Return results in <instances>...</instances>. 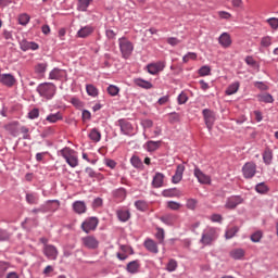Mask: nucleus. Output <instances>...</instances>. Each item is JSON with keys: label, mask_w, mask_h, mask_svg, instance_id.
Wrapping results in <instances>:
<instances>
[{"label": "nucleus", "mask_w": 278, "mask_h": 278, "mask_svg": "<svg viewBox=\"0 0 278 278\" xmlns=\"http://www.w3.org/2000/svg\"><path fill=\"white\" fill-rule=\"evenodd\" d=\"M36 92H38L41 99L51 101L55 97V92H58V87L53 83H41L37 86Z\"/></svg>", "instance_id": "1"}, {"label": "nucleus", "mask_w": 278, "mask_h": 278, "mask_svg": "<svg viewBox=\"0 0 278 278\" xmlns=\"http://www.w3.org/2000/svg\"><path fill=\"white\" fill-rule=\"evenodd\" d=\"M218 236L217 228L206 227L202 232L200 244H202V247H212V244L218 240Z\"/></svg>", "instance_id": "2"}, {"label": "nucleus", "mask_w": 278, "mask_h": 278, "mask_svg": "<svg viewBox=\"0 0 278 278\" xmlns=\"http://www.w3.org/2000/svg\"><path fill=\"white\" fill-rule=\"evenodd\" d=\"M60 210V200H48L37 208L31 210V214H47Z\"/></svg>", "instance_id": "3"}, {"label": "nucleus", "mask_w": 278, "mask_h": 278, "mask_svg": "<svg viewBox=\"0 0 278 278\" xmlns=\"http://www.w3.org/2000/svg\"><path fill=\"white\" fill-rule=\"evenodd\" d=\"M119 51L124 60H129L134 53V43L127 39V37H122L118 39Z\"/></svg>", "instance_id": "4"}, {"label": "nucleus", "mask_w": 278, "mask_h": 278, "mask_svg": "<svg viewBox=\"0 0 278 278\" xmlns=\"http://www.w3.org/2000/svg\"><path fill=\"white\" fill-rule=\"evenodd\" d=\"M115 125L119 127L121 134L123 136H136V134L134 132V125H131L129 121L121 118L115 123Z\"/></svg>", "instance_id": "5"}, {"label": "nucleus", "mask_w": 278, "mask_h": 278, "mask_svg": "<svg viewBox=\"0 0 278 278\" xmlns=\"http://www.w3.org/2000/svg\"><path fill=\"white\" fill-rule=\"evenodd\" d=\"M60 153L71 168H76V166L79 165V161L77 160V156L73 155V150L71 148H63Z\"/></svg>", "instance_id": "6"}, {"label": "nucleus", "mask_w": 278, "mask_h": 278, "mask_svg": "<svg viewBox=\"0 0 278 278\" xmlns=\"http://www.w3.org/2000/svg\"><path fill=\"white\" fill-rule=\"evenodd\" d=\"M97 227H99V218L88 217L81 223L80 229H83L85 233H90V231H96Z\"/></svg>", "instance_id": "7"}, {"label": "nucleus", "mask_w": 278, "mask_h": 278, "mask_svg": "<svg viewBox=\"0 0 278 278\" xmlns=\"http://www.w3.org/2000/svg\"><path fill=\"white\" fill-rule=\"evenodd\" d=\"M202 116L204 118L208 131H212V127H214V123H216V113H214V111L210 109H204L202 111Z\"/></svg>", "instance_id": "8"}, {"label": "nucleus", "mask_w": 278, "mask_h": 278, "mask_svg": "<svg viewBox=\"0 0 278 278\" xmlns=\"http://www.w3.org/2000/svg\"><path fill=\"white\" fill-rule=\"evenodd\" d=\"M255 173H257V165L255 162H248L242 167V174L244 179H253L255 177Z\"/></svg>", "instance_id": "9"}, {"label": "nucleus", "mask_w": 278, "mask_h": 278, "mask_svg": "<svg viewBox=\"0 0 278 278\" xmlns=\"http://www.w3.org/2000/svg\"><path fill=\"white\" fill-rule=\"evenodd\" d=\"M193 175L198 179L199 184H202L203 186H210L212 184V177L203 173L199 166L194 167Z\"/></svg>", "instance_id": "10"}, {"label": "nucleus", "mask_w": 278, "mask_h": 278, "mask_svg": "<svg viewBox=\"0 0 278 278\" xmlns=\"http://www.w3.org/2000/svg\"><path fill=\"white\" fill-rule=\"evenodd\" d=\"M81 242L86 249H89L90 251H94L99 249V239L94 236H87L81 238Z\"/></svg>", "instance_id": "11"}, {"label": "nucleus", "mask_w": 278, "mask_h": 278, "mask_svg": "<svg viewBox=\"0 0 278 278\" xmlns=\"http://www.w3.org/2000/svg\"><path fill=\"white\" fill-rule=\"evenodd\" d=\"M244 203V199L240 195H231L227 198L225 207L226 210H236L238 205H242Z\"/></svg>", "instance_id": "12"}, {"label": "nucleus", "mask_w": 278, "mask_h": 278, "mask_svg": "<svg viewBox=\"0 0 278 278\" xmlns=\"http://www.w3.org/2000/svg\"><path fill=\"white\" fill-rule=\"evenodd\" d=\"M147 68H148V73L150 75H157V73H162V71H164V68H166V63L164 61L150 63V64H148Z\"/></svg>", "instance_id": "13"}, {"label": "nucleus", "mask_w": 278, "mask_h": 278, "mask_svg": "<svg viewBox=\"0 0 278 278\" xmlns=\"http://www.w3.org/2000/svg\"><path fill=\"white\" fill-rule=\"evenodd\" d=\"M59 253L60 252H58V248H55V245L53 244L43 245V255H46L48 260H52V261L58 260Z\"/></svg>", "instance_id": "14"}, {"label": "nucleus", "mask_w": 278, "mask_h": 278, "mask_svg": "<svg viewBox=\"0 0 278 278\" xmlns=\"http://www.w3.org/2000/svg\"><path fill=\"white\" fill-rule=\"evenodd\" d=\"M20 49L23 51H38L40 46H38L35 41H28L27 39H23L20 41Z\"/></svg>", "instance_id": "15"}, {"label": "nucleus", "mask_w": 278, "mask_h": 278, "mask_svg": "<svg viewBox=\"0 0 278 278\" xmlns=\"http://www.w3.org/2000/svg\"><path fill=\"white\" fill-rule=\"evenodd\" d=\"M0 84L7 88H12L16 84V78L12 74H0Z\"/></svg>", "instance_id": "16"}, {"label": "nucleus", "mask_w": 278, "mask_h": 278, "mask_svg": "<svg viewBox=\"0 0 278 278\" xmlns=\"http://www.w3.org/2000/svg\"><path fill=\"white\" fill-rule=\"evenodd\" d=\"M184 170H186V166L177 165L176 172L172 177V184H179L184 179Z\"/></svg>", "instance_id": "17"}, {"label": "nucleus", "mask_w": 278, "mask_h": 278, "mask_svg": "<svg viewBox=\"0 0 278 278\" xmlns=\"http://www.w3.org/2000/svg\"><path fill=\"white\" fill-rule=\"evenodd\" d=\"M143 247L149 251V253H154L157 255L160 253V249L157 248V243L153 241V239H146L143 242Z\"/></svg>", "instance_id": "18"}, {"label": "nucleus", "mask_w": 278, "mask_h": 278, "mask_svg": "<svg viewBox=\"0 0 278 278\" xmlns=\"http://www.w3.org/2000/svg\"><path fill=\"white\" fill-rule=\"evenodd\" d=\"M218 42L220 45V47H223L224 49H229V47H231V35H229V33H223L219 37H218Z\"/></svg>", "instance_id": "19"}, {"label": "nucleus", "mask_w": 278, "mask_h": 278, "mask_svg": "<svg viewBox=\"0 0 278 278\" xmlns=\"http://www.w3.org/2000/svg\"><path fill=\"white\" fill-rule=\"evenodd\" d=\"M116 216H117L119 223H127V220H129V218H131V212H129V210L118 208L116 211Z\"/></svg>", "instance_id": "20"}, {"label": "nucleus", "mask_w": 278, "mask_h": 278, "mask_svg": "<svg viewBox=\"0 0 278 278\" xmlns=\"http://www.w3.org/2000/svg\"><path fill=\"white\" fill-rule=\"evenodd\" d=\"M65 76L66 71L54 67L49 74V79L60 80L64 79Z\"/></svg>", "instance_id": "21"}, {"label": "nucleus", "mask_w": 278, "mask_h": 278, "mask_svg": "<svg viewBox=\"0 0 278 278\" xmlns=\"http://www.w3.org/2000/svg\"><path fill=\"white\" fill-rule=\"evenodd\" d=\"M127 273H130V275H137V273H140V261H131L126 266Z\"/></svg>", "instance_id": "22"}, {"label": "nucleus", "mask_w": 278, "mask_h": 278, "mask_svg": "<svg viewBox=\"0 0 278 278\" xmlns=\"http://www.w3.org/2000/svg\"><path fill=\"white\" fill-rule=\"evenodd\" d=\"M162 144V141H153L150 140L143 144V149L148 151V153H153V151H157L160 149V146Z\"/></svg>", "instance_id": "23"}, {"label": "nucleus", "mask_w": 278, "mask_h": 278, "mask_svg": "<svg viewBox=\"0 0 278 278\" xmlns=\"http://www.w3.org/2000/svg\"><path fill=\"white\" fill-rule=\"evenodd\" d=\"M134 84L139 88H143V90H151V88H153V84L151 81L144 80L142 78H135Z\"/></svg>", "instance_id": "24"}, {"label": "nucleus", "mask_w": 278, "mask_h": 278, "mask_svg": "<svg viewBox=\"0 0 278 278\" xmlns=\"http://www.w3.org/2000/svg\"><path fill=\"white\" fill-rule=\"evenodd\" d=\"M153 188H162L164 186V174L157 172L152 179Z\"/></svg>", "instance_id": "25"}, {"label": "nucleus", "mask_w": 278, "mask_h": 278, "mask_svg": "<svg viewBox=\"0 0 278 278\" xmlns=\"http://www.w3.org/2000/svg\"><path fill=\"white\" fill-rule=\"evenodd\" d=\"M73 210L76 214H86L87 206L84 201H75L73 203Z\"/></svg>", "instance_id": "26"}, {"label": "nucleus", "mask_w": 278, "mask_h": 278, "mask_svg": "<svg viewBox=\"0 0 278 278\" xmlns=\"http://www.w3.org/2000/svg\"><path fill=\"white\" fill-rule=\"evenodd\" d=\"M93 31H94V28L90 25H87L85 27H81L77 31V36L78 38H88V36H90Z\"/></svg>", "instance_id": "27"}, {"label": "nucleus", "mask_w": 278, "mask_h": 278, "mask_svg": "<svg viewBox=\"0 0 278 278\" xmlns=\"http://www.w3.org/2000/svg\"><path fill=\"white\" fill-rule=\"evenodd\" d=\"M49 66V64H47V62L43 63H37L35 65V74L38 77H45V74L47 73V67Z\"/></svg>", "instance_id": "28"}, {"label": "nucleus", "mask_w": 278, "mask_h": 278, "mask_svg": "<svg viewBox=\"0 0 278 278\" xmlns=\"http://www.w3.org/2000/svg\"><path fill=\"white\" fill-rule=\"evenodd\" d=\"M262 156L265 166H270V164H273V150H270V148L265 149Z\"/></svg>", "instance_id": "29"}, {"label": "nucleus", "mask_w": 278, "mask_h": 278, "mask_svg": "<svg viewBox=\"0 0 278 278\" xmlns=\"http://www.w3.org/2000/svg\"><path fill=\"white\" fill-rule=\"evenodd\" d=\"M38 201H40L38 193L26 192V203H28V205H38Z\"/></svg>", "instance_id": "30"}, {"label": "nucleus", "mask_w": 278, "mask_h": 278, "mask_svg": "<svg viewBox=\"0 0 278 278\" xmlns=\"http://www.w3.org/2000/svg\"><path fill=\"white\" fill-rule=\"evenodd\" d=\"M160 220L163 222L164 225H167V227H173V225H175V220H177V216L173 214H167L160 217Z\"/></svg>", "instance_id": "31"}, {"label": "nucleus", "mask_w": 278, "mask_h": 278, "mask_svg": "<svg viewBox=\"0 0 278 278\" xmlns=\"http://www.w3.org/2000/svg\"><path fill=\"white\" fill-rule=\"evenodd\" d=\"M162 197H165L166 199L179 197V190H177V188L164 189L162 191Z\"/></svg>", "instance_id": "32"}, {"label": "nucleus", "mask_w": 278, "mask_h": 278, "mask_svg": "<svg viewBox=\"0 0 278 278\" xmlns=\"http://www.w3.org/2000/svg\"><path fill=\"white\" fill-rule=\"evenodd\" d=\"M238 231H240V227L238 226H231L226 228L225 231V238L226 240H231V238H235L236 233H238Z\"/></svg>", "instance_id": "33"}, {"label": "nucleus", "mask_w": 278, "mask_h": 278, "mask_svg": "<svg viewBox=\"0 0 278 278\" xmlns=\"http://www.w3.org/2000/svg\"><path fill=\"white\" fill-rule=\"evenodd\" d=\"M238 90H240V81H235L227 87L226 94L231 97V94H236Z\"/></svg>", "instance_id": "34"}, {"label": "nucleus", "mask_w": 278, "mask_h": 278, "mask_svg": "<svg viewBox=\"0 0 278 278\" xmlns=\"http://www.w3.org/2000/svg\"><path fill=\"white\" fill-rule=\"evenodd\" d=\"M92 0H78L77 10L78 12H88V8H90V3Z\"/></svg>", "instance_id": "35"}, {"label": "nucleus", "mask_w": 278, "mask_h": 278, "mask_svg": "<svg viewBox=\"0 0 278 278\" xmlns=\"http://www.w3.org/2000/svg\"><path fill=\"white\" fill-rule=\"evenodd\" d=\"M245 252L244 249H235L230 252V257H232V260H242V257H244Z\"/></svg>", "instance_id": "36"}, {"label": "nucleus", "mask_w": 278, "mask_h": 278, "mask_svg": "<svg viewBox=\"0 0 278 278\" xmlns=\"http://www.w3.org/2000/svg\"><path fill=\"white\" fill-rule=\"evenodd\" d=\"M89 138L92 142H101V131L97 128H92L89 132Z\"/></svg>", "instance_id": "37"}, {"label": "nucleus", "mask_w": 278, "mask_h": 278, "mask_svg": "<svg viewBox=\"0 0 278 278\" xmlns=\"http://www.w3.org/2000/svg\"><path fill=\"white\" fill-rule=\"evenodd\" d=\"M64 117L62 116L61 112L51 113L46 117L48 123H58V121H62Z\"/></svg>", "instance_id": "38"}, {"label": "nucleus", "mask_w": 278, "mask_h": 278, "mask_svg": "<svg viewBox=\"0 0 278 278\" xmlns=\"http://www.w3.org/2000/svg\"><path fill=\"white\" fill-rule=\"evenodd\" d=\"M130 164L134 166V168H144V164L138 155H132L130 157Z\"/></svg>", "instance_id": "39"}, {"label": "nucleus", "mask_w": 278, "mask_h": 278, "mask_svg": "<svg viewBox=\"0 0 278 278\" xmlns=\"http://www.w3.org/2000/svg\"><path fill=\"white\" fill-rule=\"evenodd\" d=\"M85 172L88 175V177H90V179H103V175H101V173L94 172L92 167H87Z\"/></svg>", "instance_id": "40"}, {"label": "nucleus", "mask_w": 278, "mask_h": 278, "mask_svg": "<svg viewBox=\"0 0 278 278\" xmlns=\"http://www.w3.org/2000/svg\"><path fill=\"white\" fill-rule=\"evenodd\" d=\"M135 207L136 210H138V212H147V210L149 208V205L144 200H137L135 202Z\"/></svg>", "instance_id": "41"}, {"label": "nucleus", "mask_w": 278, "mask_h": 278, "mask_svg": "<svg viewBox=\"0 0 278 278\" xmlns=\"http://www.w3.org/2000/svg\"><path fill=\"white\" fill-rule=\"evenodd\" d=\"M155 238L159 241V244H164V238L166 237V233L164 232V228H156Z\"/></svg>", "instance_id": "42"}, {"label": "nucleus", "mask_w": 278, "mask_h": 278, "mask_svg": "<svg viewBox=\"0 0 278 278\" xmlns=\"http://www.w3.org/2000/svg\"><path fill=\"white\" fill-rule=\"evenodd\" d=\"M268 186H266V182H260L255 186V191L258 192V194H266L268 192Z\"/></svg>", "instance_id": "43"}, {"label": "nucleus", "mask_w": 278, "mask_h": 278, "mask_svg": "<svg viewBox=\"0 0 278 278\" xmlns=\"http://www.w3.org/2000/svg\"><path fill=\"white\" fill-rule=\"evenodd\" d=\"M86 90H87V94H89V97H99V89H97V87H94V85H87Z\"/></svg>", "instance_id": "44"}, {"label": "nucleus", "mask_w": 278, "mask_h": 278, "mask_svg": "<svg viewBox=\"0 0 278 278\" xmlns=\"http://www.w3.org/2000/svg\"><path fill=\"white\" fill-rule=\"evenodd\" d=\"M197 205H199V201L197 199H188L186 203L187 210H191L194 212L197 210Z\"/></svg>", "instance_id": "45"}, {"label": "nucleus", "mask_w": 278, "mask_h": 278, "mask_svg": "<svg viewBox=\"0 0 278 278\" xmlns=\"http://www.w3.org/2000/svg\"><path fill=\"white\" fill-rule=\"evenodd\" d=\"M177 270V261L170 258L166 265L167 273H175Z\"/></svg>", "instance_id": "46"}, {"label": "nucleus", "mask_w": 278, "mask_h": 278, "mask_svg": "<svg viewBox=\"0 0 278 278\" xmlns=\"http://www.w3.org/2000/svg\"><path fill=\"white\" fill-rule=\"evenodd\" d=\"M168 121L170 125H175V123H179V121H181V117L179 116V113L172 112L168 114Z\"/></svg>", "instance_id": "47"}, {"label": "nucleus", "mask_w": 278, "mask_h": 278, "mask_svg": "<svg viewBox=\"0 0 278 278\" xmlns=\"http://www.w3.org/2000/svg\"><path fill=\"white\" fill-rule=\"evenodd\" d=\"M106 90L111 97H117V94L121 92V88H118L116 85H110Z\"/></svg>", "instance_id": "48"}, {"label": "nucleus", "mask_w": 278, "mask_h": 278, "mask_svg": "<svg viewBox=\"0 0 278 278\" xmlns=\"http://www.w3.org/2000/svg\"><path fill=\"white\" fill-rule=\"evenodd\" d=\"M273 45V37L265 36L261 39V47H264L265 49L270 47Z\"/></svg>", "instance_id": "49"}, {"label": "nucleus", "mask_w": 278, "mask_h": 278, "mask_svg": "<svg viewBox=\"0 0 278 278\" xmlns=\"http://www.w3.org/2000/svg\"><path fill=\"white\" fill-rule=\"evenodd\" d=\"M210 73H212V68L207 65H203L199 70L200 77H207V75H210Z\"/></svg>", "instance_id": "50"}, {"label": "nucleus", "mask_w": 278, "mask_h": 278, "mask_svg": "<svg viewBox=\"0 0 278 278\" xmlns=\"http://www.w3.org/2000/svg\"><path fill=\"white\" fill-rule=\"evenodd\" d=\"M167 207L169 210H173L174 212H177L181 208V203L176 202V201H168L167 202Z\"/></svg>", "instance_id": "51"}, {"label": "nucleus", "mask_w": 278, "mask_h": 278, "mask_svg": "<svg viewBox=\"0 0 278 278\" xmlns=\"http://www.w3.org/2000/svg\"><path fill=\"white\" fill-rule=\"evenodd\" d=\"M29 20L30 17L27 13H23L18 16V23L20 25H23V26L27 25L29 23Z\"/></svg>", "instance_id": "52"}, {"label": "nucleus", "mask_w": 278, "mask_h": 278, "mask_svg": "<svg viewBox=\"0 0 278 278\" xmlns=\"http://www.w3.org/2000/svg\"><path fill=\"white\" fill-rule=\"evenodd\" d=\"M190 60H197V53L194 52H188L185 56H182V62L185 64H188Z\"/></svg>", "instance_id": "53"}, {"label": "nucleus", "mask_w": 278, "mask_h": 278, "mask_svg": "<svg viewBox=\"0 0 278 278\" xmlns=\"http://www.w3.org/2000/svg\"><path fill=\"white\" fill-rule=\"evenodd\" d=\"M177 101H178L179 105H184V104L188 103V94H186L185 92H181L178 96Z\"/></svg>", "instance_id": "54"}, {"label": "nucleus", "mask_w": 278, "mask_h": 278, "mask_svg": "<svg viewBox=\"0 0 278 278\" xmlns=\"http://www.w3.org/2000/svg\"><path fill=\"white\" fill-rule=\"evenodd\" d=\"M261 101L263 103H273L275 101V99H273V96L270 93H265V94L261 96Z\"/></svg>", "instance_id": "55"}, {"label": "nucleus", "mask_w": 278, "mask_h": 278, "mask_svg": "<svg viewBox=\"0 0 278 278\" xmlns=\"http://www.w3.org/2000/svg\"><path fill=\"white\" fill-rule=\"evenodd\" d=\"M38 116H40V110L36 108L28 113V118H30V121L38 118Z\"/></svg>", "instance_id": "56"}, {"label": "nucleus", "mask_w": 278, "mask_h": 278, "mask_svg": "<svg viewBox=\"0 0 278 278\" xmlns=\"http://www.w3.org/2000/svg\"><path fill=\"white\" fill-rule=\"evenodd\" d=\"M262 231L257 230L251 235L250 240H252L253 242H260V240H262Z\"/></svg>", "instance_id": "57"}, {"label": "nucleus", "mask_w": 278, "mask_h": 278, "mask_svg": "<svg viewBox=\"0 0 278 278\" xmlns=\"http://www.w3.org/2000/svg\"><path fill=\"white\" fill-rule=\"evenodd\" d=\"M268 25L271 26L273 29H278V18L277 17H270L267 20Z\"/></svg>", "instance_id": "58"}, {"label": "nucleus", "mask_w": 278, "mask_h": 278, "mask_svg": "<svg viewBox=\"0 0 278 278\" xmlns=\"http://www.w3.org/2000/svg\"><path fill=\"white\" fill-rule=\"evenodd\" d=\"M141 126L143 127V129H151V127H153V121L143 119L141 121Z\"/></svg>", "instance_id": "59"}, {"label": "nucleus", "mask_w": 278, "mask_h": 278, "mask_svg": "<svg viewBox=\"0 0 278 278\" xmlns=\"http://www.w3.org/2000/svg\"><path fill=\"white\" fill-rule=\"evenodd\" d=\"M7 240H10V235L7 230H0V242H7Z\"/></svg>", "instance_id": "60"}, {"label": "nucleus", "mask_w": 278, "mask_h": 278, "mask_svg": "<svg viewBox=\"0 0 278 278\" xmlns=\"http://www.w3.org/2000/svg\"><path fill=\"white\" fill-rule=\"evenodd\" d=\"M218 16L219 18H224V21H229V18H231V14L227 11H219Z\"/></svg>", "instance_id": "61"}, {"label": "nucleus", "mask_w": 278, "mask_h": 278, "mask_svg": "<svg viewBox=\"0 0 278 278\" xmlns=\"http://www.w3.org/2000/svg\"><path fill=\"white\" fill-rule=\"evenodd\" d=\"M168 101H170V97L169 96H163L157 100V104L159 105H166L168 103Z\"/></svg>", "instance_id": "62"}, {"label": "nucleus", "mask_w": 278, "mask_h": 278, "mask_svg": "<svg viewBox=\"0 0 278 278\" xmlns=\"http://www.w3.org/2000/svg\"><path fill=\"white\" fill-rule=\"evenodd\" d=\"M104 163L106 164V166L109 168H112V169L116 168V161H114L112 159H105Z\"/></svg>", "instance_id": "63"}, {"label": "nucleus", "mask_w": 278, "mask_h": 278, "mask_svg": "<svg viewBox=\"0 0 278 278\" xmlns=\"http://www.w3.org/2000/svg\"><path fill=\"white\" fill-rule=\"evenodd\" d=\"M212 223H223V215L220 214H213L211 216Z\"/></svg>", "instance_id": "64"}]
</instances>
